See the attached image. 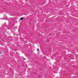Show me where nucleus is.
Segmentation results:
<instances>
[{
	"label": "nucleus",
	"mask_w": 78,
	"mask_h": 78,
	"mask_svg": "<svg viewBox=\"0 0 78 78\" xmlns=\"http://www.w3.org/2000/svg\"><path fill=\"white\" fill-rule=\"evenodd\" d=\"M0 54H1V53H0Z\"/></svg>",
	"instance_id": "nucleus-4"
},
{
	"label": "nucleus",
	"mask_w": 78,
	"mask_h": 78,
	"mask_svg": "<svg viewBox=\"0 0 78 78\" xmlns=\"http://www.w3.org/2000/svg\"><path fill=\"white\" fill-rule=\"evenodd\" d=\"M23 59H25V58H23Z\"/></svg>",
	"instance_id": "nucleus-3"
},
{
	"label": "nucleus",
	"mask_w": 78,
	"mask_h": 78,
	"mask_svg": "<svg viewBox=\"0 0 78 78\" xmlns=\"http://www.w3.org/2000/svg\"><path fill=\"white\" fill-rule=\"evenodd\" d=\"M23 19V17H22L20 19V20H22Z\"/></svg>",
	"instance_id": "nucleus-1"
},
{
	"label": "nucleus",
	"mask_w": 78,
	"mask_h": 78,
	"mask_svg": "<svg viewBox=\"0 0 78 78\" xmlns=\"http://www.w3.org/2000/svg\"><path fill=\"white\" fill-rule=\"evenodd\" d=\"M37 51H39V49H37Z\"/></svg>",
	"instance_id": "nucleus-2"
}]
</instances>
